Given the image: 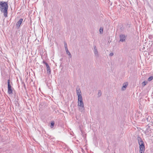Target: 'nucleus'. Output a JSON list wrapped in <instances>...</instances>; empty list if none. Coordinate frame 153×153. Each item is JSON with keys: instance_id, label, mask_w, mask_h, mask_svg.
Segmentation results:
<instances>
[{"instance_id": "f257e3e1", "label": "nucleus", "mask_w": 153, "mask_h": 153, "mask_svg": "<svg viewBox=\"0 0 153 153\" xmlns=\"http://www.w3.org/2000/svg\"><path fill=\"white\" fill-rule=\"evenodd\" d=\"M8 9L7 2L0 1V10L4 13V16L5 17L7 16V10Z\"/></svg>"}, {"instance_id": "f03ea898", "label": "nucleus", "mask_w": 153, "mask_h": 153, "mask_svg": "<svg viewBox=\"0 0 153 153\" xmlns=\"http://www.w3.org/2000/svg\"><path fill=\"white\" fill-rule=\"evenodd\" d=\"M137 139L140 146V153H144L145 147L144 142L142 139L139 137H138Z\"/></svg>"}, {"instance_id": "7ed1b4c3", "label": "nucleus", "mask_w": 153, "mask_h": 153, "mask_svg": "<svg viewBox=\"0 0 153 153\" xmlns=\"http://www.w3.org/2000/svg\"><path fill=\"white\" fill-rule=\"evenodd\" d=\"M78 106L79 107V109L81 112H82L84 110V104L82 100L78 101Z\"/></svg>"}, {"instance_id": "20e7f679", "label": "nucleus", "mask_w": 153, "mask_h": 153, "mask_svg": "<svg viewBox=\"0 0 153 153\" xmlns=\"http://www.w3.org/2000/svg\"><path fill=\"white\" fill-rule=\"evenodd\" d=\"M8 93L9 94L13 93L12 87L10 85V79L7 80Z\"/></svg>"}, {"instance_id": "39448f33", "label": "nucleus", "mask_w": 153, "mask_h": 153, "mask_svg": "<svg viewBox=\"0 0 153 153\" xmlns=\"http://www.w3.org/2000/svg\"><path fill=\"white\" fill-rule=\"evenodd\" d=\"M43 63L45 64L47 68V74L48 75H50L51 74V70L48 64L45 61H43Z\"/></svg>"}, {"instance_id": "423d86ee", "label": "nucleus", "mask_w": 153, "mask_h": 153, "mask_svg": "<svg viewBox=\"0 0 153 153\" xmlns=\"http://www.w3.org/2000/svg\"><path fill=\"white\" fill-rule=\"evenodd\" d=\"M94 49L93 51L94 55L96 57H98L99 56V55L96 46L95 45H94Z\"/></svg>"}, {"instance_id": "0eeeda50", "label": "nucleus", "mask_w": 153, "mask_h": 153, "mask_svg": "<svg viewBox=\"0 0 153 153\" xmlns=\"http://www.w3.org/2000/svg\"><path fill=\"white\" fill-rule=\"evenodd\" d=\"M120 41L122 42H123L125 41L126 37L124 35L122 34L120 36Z\"/></svg>"}, {"instance_id": "6e6552de", "label": "nucleus", "mask_w": 153, "mask_h": 153, "mask_svg": "<svg viewBox=\"0 0 153 153\" xmlns=\"http://www.w3.org/2000/svg\"><path fill=\"white\" fill-rule=\"evenodd\" d=\"M23 20V19H20L18 21V22L16 23V27L19 28L21 25V24H22V21Z\"/></svg>"}, {"instance_id": "1a4fd4ad", "label": "nucleus", "mask_w": 153, "mask_h": 153, "mask_svg": "<svg viewBox=\"0 0 153 153\" xmlns=\"http://www.w3.org/2000/svg\"><path fill=\"white\" fill-rule=\"evenodd\" d=\"M128 85V83L127 82H125L123 83V86L122 87V90L124 91L126 89L127 86Z\"/></svg>"}, {"instance_id": "9d476101", "label": "nucleus", "mask_w": 153, "mask_h": 153, "mask_svg": "<svg viewBox=\"0 0 153 153\" xmlns=\"http://www.w3.org/2000/svg\"><path fill=\"white\" fill-rule=\"evenodd\" d=\"M76 94L77 96L81 95V91L79 88H77L76 89Z\"/></svg>"}, {"instance_id": "9b49d317", "label": "nucleus", "mask_w": 153, "mask_h": 153, "mask_svg": "<svg viewBox=\"0 0 153 153\" xmlns=\"http://www.w3.org/2000/svg\"><path fill=\"white\" fill-rule=\"evenodd\" d=\"M65 50L66 51L67 54L68 55L69 57L70 58H71L72 55L70 52L68 51V48L65 49Z\"/></svg>"}, {"instance_id": "f8f14e48", "label": "nucleus", "mask_w": 153, "mask_h": 153, "mask_svg": "<svg viewBox=\"0 0 153 153\" xmlns=\"http://www.w3.org/2000/svg\"><path fill=\"white\" fill-rule=\"evenodd\" d=\"M153 79V76H152L148 78V81L150 82V81H151V80H152Z\"/></svg>"}, {"instance_id": "ddd939ff", "label": "nucleus", "mask_w": 153, "mask_h": 153, "mask_svg": "<svg viewBox=\"0 0 153 153\" xmlns=\"http://www.w3.org/2000/svg\"><path fill=\"white\" fill-rule=\"evenodd\" d=\"M102 95V92L100 90H99L98 94V97H99L101 96Z\"/></svg>"}, {"instance_id": "4468645a", "label": "nucleus", "mask_w": 153, "mask_h": 153, "mask_svg": "<svg viewBox=\"0 0 153 153\" xmlns=\"http://www.w3.org/2000/svg\"><path fill=\"white\" fill-rule=\"evenodd\" d=\"M78 101L82 100V95L78 96Z\"/></svg>"}, {"instance_id": "2eb2a0df", "label": "nucleus", "mask_w": 153, "mask_h": 153, "mask_svg": "<svg viewBox=\"0 0 153 153\" xmlns=\"http://www.w3.org/2000/svg\"><path fill=\"white\" fill-rule=\"evenodd\" d=\"M64 45H65V49H67V48H68V47H67V43H66V42H64Z\"/></svg>"}, {"instance_id": "dca6fc26", "label": "nucleus", "mask_w": 153, "mask_h": 153, "mask_svg": "<svg viewBox=\"0 0 153 153\" xmlns=\"http://www.w3.org/2000/svg\"><path fill=\"white\" fill-rule=\"evenodd\" d=\"M54 125V122H52L51 123V127H53Z\"/></svg>"}, {"instance_id": "f3484780", "label": "nucleus", "mask_w": 153, "mask_h": 153, "mask_svg": "<svg viewBox=\"0 0 153 153\" xmlns=\"http://www.w3.org/2000/svg\"><path fill=\"white\" fill-rule=\"evenodd\" d=\"M147 83V82H146L145 81H144L143 82V86H145V85Z\"/></svg>"}, {"instance_id": "a211bd4d", "label": "nucleus", "mask_w": 153, "mask_h": 153, "mask_svg": "<svg viewBox=\"0 0 153 153\" xmlns=\"http://www.w3.org/2000/svg\"><path fill=\"white\" fill-rule=\"evenodd\" d=\"M100 33L101 34H102L103 33V29L102 28H100Z\"/></svg>"}, {"instance_id": "6ab92c4d", "label": "nucleus", "mask_w": 153, "mask_h": 153, "mask_svg": "<svg viewBox=\"0 0 153 153\" xmlns=\"http://www.w3.org/2000/svg\"><path fill=\"white\" fill-rule=\"evenodd\" d=\"M113 55H114L113 53H110V54H109V56H113Z\"/></svg>"}, {"instance_id": "aec40b11", "label": "nucleus", "mask_w": 153, "mask_h": 153, "mask_svg": "<svg viewBox=\"0 0 153 153\" xmlns=\"http://www.w3.org/2000/svg\"><path fill=\"white\" fill-rule=\"evenodd\" d=\"M1 122V120H0V123Z\"/></svg>"}]
</instances>
